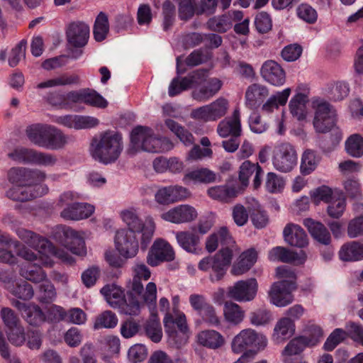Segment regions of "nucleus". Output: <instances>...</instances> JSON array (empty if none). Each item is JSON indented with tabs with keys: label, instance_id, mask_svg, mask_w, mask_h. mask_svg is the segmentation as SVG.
Segmentation results:
<instances>
[{
	"label": "nucleus",
	"instance_id": "1",
	"mask_svg": "<svg viewBox=\"0 0 363 363\" xmlns=\"http://www.w3.org/2000/svg\"><path fill=\"white\" fill-rule=\"evenodd\" d=\"M16 234L22 241L38 252L39 256L25 247L21 249L18 255L27 261L37 262L45 267H52L54 262L49 255H52L69 264L74 262V259L68 252L56 248L47 238L31 230L19 228Z\"/></svg>",
	"mask_w": 363,
	"mask_h": 363
},
{
	"label": "nucleus",
	"instance_id": "2",
	"mask_svg": "<svg viewBox=\"0 0 363 363\" xmlns=\"http://www.w3.org/2000/svg\"><path fill=\"white\" fill-rule=\"evenodd\" d=\"M123 150L121 135L105 131L95 135L91 141L89 152L96 161L107 164L114 162Z\"/></svg>",
	"mask_w": 363,
	"mask_h": 363
},
{
	"label": "nucleus",
	"instance_id": "3",
	"mask_svg": "<svg viewBox=\"0 0 363 363\" xmlns=\"http://www.w3.org/2000/svg\"><path fill=\"white\" fill-rule=\"evenodd\" d=\"M173 146V143L168 138L155 135L151 128L145 126H137L131 132L128 153L135 155L140 150L149 152H163L172 150Z\"/></svg>",
	"mask_w": 363,
	"mask_h": 363
},
{
	"label": "nucleus",
	"instance_id": "4",
	"mask_svg": "<svg viewBox=\"0 0 363 363\" xmlns=\"http://www.w3.org/2000/svg\"><path fill=\"white\" fill-rule=\"evenodd\" d=\"M277 275L284 279L272 285L269 296L273 304L284 307L294 300L291 292L296 289V274L291 269L283 266L277 268Z\"/></svg>",
	"mask_w": 363,
	"mask_h": 363
},
{
	"label": "nucleus",
	"instance_id": "5",
	"mask_svg": "<svg viewBox=\"0 0 363 363\" xmlns=\"http://www.w3.org/2000/svg\"><path fill=\"white\" fill-rule=\"evenodd\" d=\"M151 276L149 268L143 263L137 262L133 267L131 289L135 294L141 296L143 302L150 308L155 307L157 300V286L154 282H149L144 289L143 281H147Z\"/></svg>",
	"mask_w": 363,
	"mask_h": 363
},
{
	"label": "nucleus",
	"instance_id": "6",
	"mask_svg": "<svg viewBox=\"0 0 363 363\" xmlns=\"http://www.w3.org/2000/svg\"><path fill=\"white\" fill-rule=\"evenodd\" d=\"M233 251L229 247L219 250L214 256L203 258L199 263L198 267L203 272L212 270L210 279L212 282L218 281L223 279L228 266L231 263Z\"/></svg>",
	"mask_w": 363,
	"mask_h": 363
},
{
	"label": "nucleus",
	"instance_id": "7",
	"mask_svg": "<svg viewBox=\"0 0 363 363\" xmlns=\"http://www.w3.org/2000/svg\"><path fill=\"white\" fill-rule=\"evenodd\" d=\"M267 345V337L251 328L241 330L231 342L232 351L236 354L244 352L248 348L256 349V351L262 350Z\"/></svg>",
	"mask_w": 363,
	"mask_h": 363
},
{
	"label": "nucleus",
	"instance_id": "8",
	"mask_svg": "<svg viewBox=\"0 0 363 363\" xmlns=\"http://www.w3.org/2000/svg\"><path fill=\"white\" fill-rule=\"evenodd\" d=\"M312 107L315 110L313 127L317 133L329 132L336 122V111L327 101L320 99H315L312 101Z\"/></svg>",
	"mask_w": 363,
	"mask_h": 363
},
{
	"label": "nucleus",
	"instance_id": "9",
	"mask_svg": "<svg viewBox=\"0 0 363 363\" xmlns=\"http://www.w3.org/2000/svg\"><path fill=\"white\" fill-rule=\"evenodd\" d=\"M164 325L166 333L170 342L177 347L186 343L188 338L189 328L186 316L180 313L175 318L169 313H166L164 318Z\"/></svg>",
	"mask_w": 363,
	"mask_h": 363
},
{
	"label": "nucleus",
	"instance_id": "10",
	"mask_svg": "<svg viewBox=\"0 0 363 363\" xmlns=\"http://www.w3.org/2000/svg\"><path fill=\"white\" fill-rule=\"evenodd\" d=\"M121 217L123 221L128 225L126 230L133 231L134 233H142L141 244L145 247L150 242L154 233L155 225L152 220H150L147 225L139 218L136 210L134 208H129L121 212Z\"/></svg>",
	"mask_w": 363,
	"mask_h": 363
},
{
	"label": "nucleus",
	"instance_id": "11",
	"mask_svg": "<svg viewBox=\"0 0 363 363\" xmlns=\"http://www.w3.org/2000/svg\"><path fill=\"white\" fill-rule=\"evenodd\" d=\"M228 108V101L223 97H219L208 105L192 110L190 116L194 120L205 123L216 121L227 113Z\"/></svg>",
	"mask_w": 363,
	"mask_h": 363
},
{
	"label": "nucleus",
	"instance_id": "12",
	"mask_svg": "<svg viewBox=\"0 0 363 363\" xmlns=\"http://www.w3.org/2000/svg\"><path fill=\"white\" fill-rule=\"evenodd\" d=\"M347 331L336 328L327 338L324 348L325 350L331 351L334 350L337 345L346 339L347 335L356 342L363 346V327L359 324L350 322L346 325Z\"/></svg>",
	"mask_w": 363,
	"mask_h": 363
},
{
	"label": "nucleus",
	"instance_id": "13",
	"mask_svg": "<svg viewBox=\"0 0 363 363\" xmlns=\"http://www.w3.org/2000/svg\"><path fill=\"white\" fill-rule=\"evenodd\" d=\"M46 177L45 172L38 169H29L25 167H12L8 172L9 181L16 185L28 186H39Z\"/></svg>",
	"mask_w": 363,
	"mask_h": 363
},
{
	"label": "nucleus",
	"instance_id": "14",
	"mask_svg": "<svg viewBox=\"0 0 363 363\" xmlns=\"http://www.w3.org/2000/svg\"><path fill=\"white\" fill-rule=\"evenodd\" d=\"M296 163V152L290 143H284L277 147L273 157V165L277 170L289 172Z\"/></svg>",
	"mask_w": 363,
	"mask_h": 363
},
{
	"label": "nucleus",
	"instance_id": "15",
	"mask_svg": "<svg viewBox=\"0 0 363 363\" xmlns=\"http://www.w3.org/2000/svg\"><path fill=\"white\" fill-rule=\"evenodd\" d=\"M258 284L255 279L251 278L246 280L238 281L228 290V296L240 302L252 301L257 295Z\"/></svg>",
	"mask_w": 363,
	"mask_h": 363
},
{
	"label": "nucleus",
	"instance_id": "16",
	"mask_svg": "<svg viewBox=\"0 0 363 363\" xmlns=\"http://www.w3.org/2000/svg\"><path fill=\"white\" fill-rule=\"evenodd\" d=\"M207 72L204 69H198L190 74L188 76L179 78H174L169 86L168 94L169 96H175L183 91L189 89L195 85L201 84L205 81Z\"/></svg>",
	"mask_w": 363,
	"mask_h": 363
},
{
	"label": "nucleus",
	"instance_id": "17",
	"mask_svg": "<svg viewBox=\"0 0 363 363\" xmlns=\"http://www.w3.org/2000/svg\"><path fill=\"white\" fill-rule=\"evenodd\" d=\"M175 258L173 247L165 240L159 239L154 242L148 252L147 262L152 267L158 266L164 262H171Z\"/></svg>",
	"mask_w": 363,
	"mask_h": 363
},
{
	"label": "nucleus",
	"instance_id": "18",
	"mask_svg": "<svg viewBox=\"0 0 363 363\" xmlns=\"http://www.w3.org/2000/svg\"><path fill=\"white\" fill-rule=\"evenodd\" d=\"M133 231L121 229L115 237L116 247L121 255L126 258L133 257L138 251V242Z\"/></svg>",
	"mask_w": 363,
	"mask_h": 363
},
{
	"label": "nucleus",
	"instance_id": "19",
	"mask_svg": "<svg viewBox=\"0 0 363 363\" xmlns=\"http://www.w3.org/2000/svg\"><path fill=\"white\" fill-rule=\"evenodd\" d=\"M11 304L21 313L26 322L30 325L40 326L46 320L45 313L36 304H26L16 298L11 299Z\"/></svg>",
	"mask_w": 363,
	"mask_h": 363
},
{
	"label": "nucleus",
	"instance_id": "20",
	"mask_svg": "<svg viewBox=\"0 0 363 363\" xmlns=\"http://www.w3.org/2000/svg\"><path fill=\"white\" fill-rule=\"evenodd\" d=\"M197 211L191 206L187 204L179 205L162 213L161 218L176 224L189 223L196 218Z\"/></svg>",
	"mask_w": 363,
	"mask_h": 363
},
{
	"label": "nucleus",
	"instance_id": "21",
	"mask_svg": "<svg viewBox=\"0 0 363 363\" xmlns=\"http://www.w3.org/2000/svg\"><path fill=\"white\" fill-rule=\"evenodd\" d=\"M59 230L65 237V245L73 254L79 256L86 254L85 242L81 233L66 225L60 226Z\"/></svg>",
	"mask_w": 363,
	"mask_h": 363
},
{
	"label": "nucleus",
	"instance_id": "22",
	"mask_svg": "<svg viewBox=\"0 0 363 363\" xmlns=\"http://www.w3.org/2000/svg\"><path fill=\"white\" fill-rule=\"evenodd\" d=\"M68 43L75 48H82L87 44L89 38V27L82 21L69 24L66 30Z\"/></svg>",
	"mask_w": 363,
	"mask_h": 363
},
{
	"label": "nucleus",
	"instance_id": "23",
	"mask_svg": "<svg viewBox=\"0 0 363 363\" xmlns=\"http://www.w3.org/2000/svg\"><path fill=\"white\" fill-rule=\"evenodd\" d=\"M48 192V188L43 186H28L23 185H16L9 189L6 196L16 201H26L34 198L41 196Z\"/></svg>",
	"mask_w": 363,
	"mask_h": 363
},
{
	"label": "nucleus",
	"instance_id": "24",
	"mask_svg": "<svg viewBox=\"0 0 363 363\" xmlns=\"http://www.w3.org/2000/svg\"><path fill=\"white\" fill-rule=\"evenodd\" d=\"M263 79L269 84L280 86L286 82V73L284 69L274 60L265 61L260 69Z\"/></svg>",
	"mask_w": 363,
	"mask_h": 363
},
{
	"label": "nucleus",
	"instance_id": "25",
	"mask_svg": "<svg viewBox=\"0 0 363 363\" xmlns=\"http://www.w3.org/2000/svg\"><path fill=\"white\" fill-rule=\"evenodd\" d=\"M269 95L268 88L260 84H252L247 88L245 94V105L250 110L255 111L264 102Z\"/></svg>",
	"mask_w": 363,
	"mask_h": 363
},
{
	"label": "nucleus",
	"instance_id": "26",
	"mask_svg": "<svg viewBox=\"0 0 363 363\" xmlns=\"http://www.w3.org/2000/svg\"><path fill=\"white\" fill-rule=\"evenodd\" d=\"M57 123L69 128L76 130L89 129L99 124L98 118L90 116L67 115L61 116Z\"/></svg>",
	"mask_w": 363,
	"mask_h": 363
},
{
	"label": "nucleus",
	"instance_id": "27",
	"mask_svg": "<svg viewBox=\"0 0 363 363\" xmlns=\"http://www.w3.org/2000/svg\"><path fill=\"white\" fill-rule=\"evenodd\" d=\"M94 212V206L87 203L74 202L66 206L60 213L65 220H79L90 217Z\"/></svg>",
	"mask_w": 363,
	"mask_h": 363
},
{
	"label": "nucleus",
	"instance_id": "28",
	"mask_svg": "<svg viewBox=\"0 0 363 363\" xmlns=\"http://www.w3.org/2000/svg\"><path fill=\"white\" fill-rule=\"evenodd\" d=\"M242 128L240 111L235 109L230 118L221 121L217 127V133L222 138L240 137Z\"/></svg>",
	"mask_w": 363,
	"mask_h": 363
},
{
	"label": "nucleus",
	"instance_id": "29",
	"mask_svg": "<svg viewBox=\"0 0 363 363\" xmlns=\"http://www.w3.org/2000/svg\"><path fill=\"white\" fill-rule=\"evenodd\" d=\"M263 173L264 172L258 163H252L249 160H246L240 167L239 179L242 184L246 186L248 184L249 178L255 174L253 185L255 189H257L261 184V177Z\"/></svg>",
	"mask_w": 363,
	"mask_h": 363
},
{
	"label": "nucleus",
	"instance_id": "30",
	"mask_svg": "<svg viewBox=\"0 0 363 363\" xmlns=\"http://www.w3.org/2000/svg\"><path fill=\"white\" fill-rule=\"evenodd\" d=\"M284 238L290 245L304 247L308 243V236L304 230L296 224L289 223L284 229Z\"/></svg>",
	"mask_w": 363,
	"mask_h": 363
},
{
	"label": "nucleus",
	"instance_id": "31",
	"mask_svg": "<svg viewBox=\"0 0 363 363\" xmlns=\"http://www.w3.org/2000/svg\"><path fill=\"white\" fill-rule=\"evenodd\" d=\"M223 82L218 78H210L206 83L192 93L194 99L204 102L215 96L221 89Z\"/></svg>",
	"mask_w": 363,
	"mask_h": 363
},
{
	"label": "nucleus",
	"instance_id": "32",
	"mask_svg": "<svg viewBox=\"0 0 363 363\" xmlns=\"http://www.w3.org/2000/svg\"><path fill=\"white\" fill-rule=\"evenodd\" d=\"M303 224L315 240L324 245H328L330 242V234L323 223L312 218H306Z\"/></svg>",
	"mask_w": 363,
	"mask_h": 363
},
{
	"label": "nucleus",
	"instance_id": "33",
	"mask_svg": "<svg viewBox=\"0 0 363 363\" xmlns=\"http://www.w3.org/2000/svg\"><path fill=\"white\" fill-rule=\"evenodd\" d=\"M339 257L347 262L363 259V243L352 241L343 245L339 251Z\"/></svg>",
	"mask_w": 363,
	"mask_h": 363
},
{
	"label": "nucleus",
	"instance_id": "34",
	"mask_svg": "<svg viewBox=\"0 0 363 363\" xmlns=\"http://www.w3.org/2000/svg\"><path fill=\"white\" fill-rule=\"evenodd\" d=\"M51 127V125L43 124L33 125L27 129V135L29 140L34 144L45 147Z\"/></svg>",
	"mask_w": 363,
	"mask_h": 363
},
{
	"label": "nucleus",
	"instance_id": "35",
	"mask_svg": "<svg viewBox=\"0 0 363 363\" xmlns=\"http://www.w3.org/2000/svg\"><path fill=\"white\" fill-rule=\"evenodd\" d=\"M179 245L189 253H197L199 248V237L192 232L179 231L175 233Z\"/></svg>",
	"mask_w": 363,
	"mask_h": 363
},
{
	"label": "nucleus",
	"instance_id": "36",
	"mask_svg": "<svg viewBox=\"0 0 363 363\" xmlns=\"http://www.w3.org/2000/svg\"><path fill=\"white\" fill-rule=\"evenodd\" d=\"M291 94L289 88L284 89L282 91L277 92L276 94L271 96L265 103H262L261 111L264 114H271L275 110H278L280 106L286 104L289 96Z\"/></svg>",
	"mask_w": 363,
	"mask_h": 363
},
{
	"label": "nucleus",
	"instance_id": "37",
	"mask_svg": "<svg viewBox=\"0 0 363 363\" xmlns=\"http://www.w3.org/2000/svg\"><path fill=\"white\" fill-rule=\"evenodd\" d=\"M257 259V252L253 249L243 252L240 256V260L234 264L231 273L233 275H241L247 272L255 264Z\"/></svg>",
	"mask_w": 363,
	"mask_h": 363
},
{
	"label": "nucleus",
	"instance_id": "38",
	"mask_svg": "<svg viewBox=\"0 0 363 363\" xmlns=\"http://www.w3.org/2000/svg\"><path fill=\"white\" fill-rule=\"evenodd\" d=\"M198 342L206 347L216 350L224 345L225 339L218 332L213 330H207L199 333Z\"/></svg>",
	"mask_w": 363,
	"mask_h": 363
},
{
	"label": "nucleus",
	"instance_id": "39",
	"mask_svg": "<svg viewBox=\"0 0 363 363\" xmlns=\"http://www.w3.org/2000/svg\"><path fill=\"white\" fill-rule=\"evenodd\" d=\"M100 291L108 303L114 308H117L125 297L122 289L115 284L105 285Z\"/></svg>",
	"mask_w": 363,
	"mask_h": 363
},
{
	"label": "nucleus",
	"instance_id": "40",
	"mask_svg": "<svg viewBox=\"0 0 363 363\" xmlns=\"http://www.w3.org/2000/svg\"><path fill=\"white\" fill-rule=\"evenodd\" d=\"M135 292L132 290L127 292L123 301L117 308L121 313L128 315H138L140 313L142 303L134 296Z\"/></svg>",
	"mask_w": 363,
	"mask_h": 363
},
{
	"label": "nucleus",
	"instance_id": "41",
	"mask_svg": "<svg viewBox=\"0 0 363 363\" xmlns=\"http://www.w3.org/2000/svg\"><path fill=\"white\" fill-rule=\"evenodd\" d=\"M79 77L75 74H63L55 78L48 79L45 82L39 83L37 85L38 89H45L59 86H66L77 84L79 83Z\"/></svg>",
	"mask_w": 363,
	"mask_h": 363
},
{
	"label": "nucleus",
	"instance_id": "42",
	"mask_svg": "<svg viewBox=\"0 0 363 363\" xmlns=\"http://www.w3.org/2000/svg\"><path fill=\"white\" fill-rule=\"evenodd\" d=\"M308 102V97L306 94L298 93L294 96L289 102V109L294 117L298 121L305 119L307 111L306 104Z\"/></svg>",
	"mask_w": 363,
	"mask_h": 363
},
{
	"label": "nucleus",
	"instance_id": "43",
	"mask_svg": "<svg viewBox=\"0 0 363 363\" xmlns=\"http://www.w3.org/2000/svg\"><path fill=\"white\" fill-rule=\"evenodd\" d=\"M208 195L220 201L228 202L237 196V190L229 185L216 186L208 189Z\"/></svg>",
	"mask_w": 363,
	"mask_h": 363
},
{
	"label": "nucleus",
	"instance_id": "44",
	"mask_svg": "<svg viewBox=\"0 0 363 363\" xmlns=\"http://www.w3.org/2000/svg\"><path fill=\"white\" fill-rule=\"evenodd\" d=\"M353 209L360 216L352 219L347 226V235L350 238H354L363 235V203H355Z\"/></svg>",
	"mask_w": 363,
	"mask_h": 363
},
{
	"label": "nucleus",
	"instance_id": "45",
	"mask_svg": "<svg viewBox=\"0 0 363 363\" xmlns=\"http://www.w3.org/2000/svg\"><path fill=\"white\" fill-rule=\"evenodd\" d=\"M165 125L184 145L189 146L194 144V139L192 133L177 122L172 119H167Z\"/></svg>",
	"mask_w": 363,
	"mask_h": 363
},
{
	"label": "nucleus",
	"instance_id": "46",
	"mask_svg": "<svg viewBox=\"0 0 363 363\" xmlns=\"http://www.w3.org/2000/svg\"><path fill=\"white\" fill-rule=\"evenodd\" d=\"M295 331V325L289 318H281L276 324L274 330V337L281 341L291 337Z\"/></svg>",
	"mask_w": 363,
	"mask_h": 363
},
{
	"label": "nucleus",
	"instance_id": "47",
	"mask_svg": "<svg viewBox=\"0 0 363 363\" xmlns=\"http://www.w3.org/2000/svg\"><path fill=\"white\" fill-rule=\"evenodd\" d=\"M270 261L284 263H294L298 260V254L283 247H275L268 254Z\"/></svg>",
	"mask_w": 363,
	"mask_h": 363
},
{
	"label": "nucleus",
	"instance_id": "48",
	"mask_svg": "<svg viewBox=\"0 0 363 363\" xmlns=\"http://www.w3.org/2000/svg\"><path fill=\"white\" fill-rule=\"evenodd\" d=\"M146 336L154 342H159L162 337V329L157 315H152L143 326Z\"/></svg>",
	"mask_w": 363,
	"mask_h": 363
},
{
	"label": "nucleus",
	"instance_id": "49",
	"mask_svg": "<svg viewBox=\"0 0 363 363\" xmlns=\"http://www.w3.org/2000/svg\"><path fill=\"white\" fill-rule=\"evenodd\" d=\"M207 27L215 32L225 33L232 27L230 13L211 18L207 22Z\"/></svg>",
	"mask_w": 363,
	"mask_h": 363
},
{
	"label": "nucleus",
	"instance_id": "50",
	"mask_svg": "<svg viewBox=\"0 0 363 363\" xmlns=\"http://www.w3.org/2000/svg\"><path fill=\"white\" fill-rule=\"evenodd\" d=\"M43 267L40 263L36 262L33 265L28 264L21 268V274L27 280L35 283H39L45 280L47 275L43 270Z\"/></svg>",
	"mask_w": 363,
	"mask_h": 363
},
{
	"label": "nucleus",
	"instance_id": "51",
	"mask_svg": "<svg viewBox=\"0 0 363 363\" xmlns=\"http://www.w3.org/2000/svg\"><path fill=\"white\" fill-rule=\"evenodd\" d=\"M216 174L207 168L194 169L185 174L184 179L191 180L196 183L208 184L216 181Z\"/></svg>",
	"mask_w": 363,
	"mask_h": 363
},
{
	"label": "nucleus",
	"instance_id": "52",
	"mask_svg": "<svg viewBox=\"0 0 363 363\" xmlns=\"http://www.w3.org/2000/svg\"><path fill=\"white\" fill-rule=\"evenodd\" d=\"M345 150L353 157H362L363 155V138L359 134L351 135L345 142Z\"/></svg>",
	"mask_w": 363,
	"mask_h": 363
},
{
	"label": "nucleus",
	"instance_id": "53",
	"mask_svg": "<svg viewBox=\"0 0 363 363\" xmlns=\"http://www.w3.org/2000/svg\"><path fill=\"white\" fill-rule=\"evenodd\" d=\"M116 315L111 311H105L97 315L94 323V329L113 328L118 324Z\"/></svg>",
	"mask_w": 363,
	"mask_h": 363
},
{
	"label": "nucleus",
	"instance_id": "54",
	"mask_svg": "<svg viewBox=\"0 0 363 363\" xmlns=\"http://www.w3.org/2000/svg\"><path fill=\"white\" fill-rule=\"evenodd\" d=\"M224 315L225 319L232 323H241L245 317V311L237 303L226 302L224 306Z\"/></svg>",
	"mask_w": 363,
	"mask_h": 363
},
{
	"label": "nucleus",
	"instance_id": "55",
	"mask_svg": "<svg viewBox=\"0 0 363 363\" xmlns=\"http://www.w3.org/2000/svg\"><path fill=\"white\" fill-rule=\"evenodd\" d=\"M109 30L108 20L107 16L101 12L96 17L94 26V39L101 42L107 36Z\"/></svg>",
	"mask_w": 363,
	"mask_h": 363
},
{
	"label": "nucleus",
	"instance_id": "56",
	"mask_svg": "<svg viewBox=\"0 0 363 363\" xmlns=\"http://www.w3.org/2000/svg\"><path fill=\"white\" fill-rule=\"evenodd\" d=\"M318 161L319 159L315 151L310 149L305 150L301 157V172L304 174H309L315 169Z\"/></svg>",
	"mask_w": 363,
	"mask_h": 363
},
{
	"label": "nucleus",
	"instance_id": "57",
	"mask_svg": "<svg viewBox=\"0 0 363 363\" xmlns=\"http://www.w3.org/2000/svg\"><path fill=\"white\" fill-rule=\"evenodd\" d=\"M67 143V136L60 130L52 126L45 147L57 150L63 147Z\"/></svg>",
	"mask_w": 363,
	"mask_h": 363
},
{
	"label": "nucleus",
	"instance_id": "58",
	"mask_svg": "<svg viewBox=\"0 0 363 363\" xmlns=\"http://www.w3.org/2000/svg\"><path fill=\"white\" fill-rule=\"evenodd\" d=\"M33 149L18 146L15 147L7 156L11 160L23 164H30L32 161Z\"/></svg>",
	"mask_w": 363,
	"mask_h": 363
},
{
	"label": "nucleus",
	"instance_id": "59",
	"mask_svg": "<svg viewBox=\"0 0 363 363\" xmlns=\"http://www.w3.org/2000/svg\"><path fill=\"white\" fill-rule=\"evenodd\" d=\"M346 208V199L342 194H340L337 197L328 203L327 212L328 215L334 218L341 217Z\"/></svg>",
	"mask_w": 363,
	"mask_h": 363
},
{
	"label": "nucleus",
	"instance_id": "60",
	"mask_svg": "<svg viewBox=\"0 0 363 363\" xmlns=\"http://www.w3.org/2000/svg\"><path fill=\"white\" fill-rule=\"evenodd\" d=\"M309 342L310 340L305 336L294 338L287 344L282 352L283 354L297 355L309 345Z\"/></svg>",
	"mask_w": 363,
	"mask_h": 363
},
{
	"label": "nucleus",
	"instance_id": "61",
	"mask_svg": "<svg viewBox=\"0 0 363 363\" xmlns=\"http://www.w3.org/2000/svg\"><path fill=\"white\" fill-rule=\"evenodd\" d=\"M10 292L16 297L24 301L30 300L33 297L34 291L32 286L26 281L17 283L10 290Z\"/></svg>",
	"mask_w": 363,
	"mask_h": 363
},
{
	"label": "nucleus",
	"instance_id": "62",
	"mask_svg": "<svg viewBox=\"0 0 363 363\" xmlns=\"http://www.w3.org/2000/svg\"><path fill=\"white\" fill-rule=\"evenodd\" d=\"M39 286L38 300L41 303H50L55 301L57 293L53 284L48 281L44 280Z\"/></svg>",
	"mask_w": 363,
	"mask_h": 363
},
{
	"label": "nucleus",
	"instance_id": "63",
	"mask_svg": "<svg viewBox=\"0 0 363 363\" xmlns=\"http://www.w3.org/2000/svg\"><path fill=\"white\" fill-rule=\"evenodd\" d=\"M272 320V313L266 308H259L250 313V323L255 326H264Z\"/></svg>",
	"mask_w": 363,
	"mask_h": 363
},
{
	"label": "nucleus",
	"instance_id": "64",
	"mask_svg": "<svg viewBox=\"0 0 363 363\" xmlns=\"http://www.w3.org/2000/svg\"><path fill=\"white\" fill-rule=\"evenodd\" d=\"M298 17L309 24H313L318 19V13L308 4H301L296 9Z\"/></svg>",
	"mask_w": 363,
	"mask_h": 363
}]
</instances>
